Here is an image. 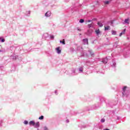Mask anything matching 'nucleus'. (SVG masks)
Segmentation results:
<instances>
[{
  "label": "nucleus",
  "instance_id": "0eeeda50",
  "mask_svg": "<svg viewBox=\"0 0 130 130\" xmlns=\"http://www.w3.org/2000/svg\"><path fill=\"white\" fill-rule=\"evenodd\" d=\"M95 32L96 33V35H99V34H100V30H99V29L95 30Z\"/></svg>",
  "mask_w": 130,
  "mask_h": 130
},
{
  "label": "nucleus",
  "instance_id": "4468645a",
  "mask_svg": "<svg viewBox=\"0 0 130 130\" xmlns=\"http://www.w3.org/2000/svg\"><path fill=\"white\" fill-rule=\"evenodd\" d=\"M60 43H62V44H66V42L64 41V39H63V41H60Z\"/></svg>",
  "mask_w": 130,
  "mask_h": 130
},
{
  "label": "nucleus",
  "instance_id": "2eb2a0df",
  "mask_svg": "<svg viewBox=\"0 0 130 130\" xmlns=\"http://www.w3.org/2000/svg\"><path fill=\"white\" fill-rule=\"evenodd\" d=\"M126 88H127V87H126V86H124V87L123 88V91L124 92H124H125V90H126Z\"/></svg>",
  "mask_w": 130,
  "mask_h": 130
},
{
  "label": "nucleus",
  "instance_id": "412c9836",
  "mask_svg": "<svg viewBox=\"0 0 130 130\" xmlns=\"http://www.w3.org/2000/svg\"><path fill=\"white\" fill-rule=\"evenodd\" d=\"M90 55H91V56H93V55H94V53L91 52H90Z\"/></svg>",
  "mask_w": 130,
  "mask_h": 130
},
{
  "label": "nucleus",
  "instance_id": "1a4fd4ad",
  "mask_svg": "<svg viewBox=\"0 0 130 130\" xmlns=\"http://www.w3.org/2000/svg\"><path fill=\"white\" fill-rule=\"evenodd\" d=\"M104 4L105 5H109V4H110V1H104Z\"/></svg>",
  "mask_w": 130,
  "mask_h": 130
},
{
  "label": "nucleus",
  "instance_id": "ddd939ff",
  "mask_svg": "<svg viewBox=\"0 0 130 130\" xmlns=\"http://www.w3.org/2000/svg\"><path fill=\"white\" fill-rule=\"evenodd\" d=\"M112 35H116V31L112 30Z\"/></svg>",
  "mask_w": 130,
  "mask_h": 130
},
{
  "label": "nucleus",
  "instance_id": "4be33fe9",
  "mask_svg": "<svg viewBox=\"0 0 130 130\" xmlns=\"http://www.w3.org/2000/svg\"><path fill=\"white\" fill-rule=\"evenodd\" d=\"M51 38H52V39H53L54 38V37L53 36H51Z\"/></svg>",
  "mask_w": 130,
  "mask_h": 130
},
{
  "label": "nucleus",
  "instance_id": "20e7f679",
  "mask_svg": "<svg viewBox=\"0 0 130 130\" xmlns=\"http://www.w3.org/2000/svg\"><path fill=\"white\" fill-rule=\"evenodd\" d=\"M125 33V29H124L123 30V31H122V32L119 34L120 37H121V36H122V35H124Z\"/></svg>",
  "mask_w": 130,
  "mask_h": 130
},
{
  "label": "nucleus",
  "instance_id": "39448f33",
  "mask_svg": "<svg viewBox=\"0 0 130 130\" xmlns=\"http://www.w3.org/2000/svg\"><path fill=\"white\" fill-rule=\"evenodd\" d=\"M39 122H37V123H35L34 126L35 127H39Z\"/></svg>",
  "mask_w": 130,
  "mask_h": 130
},
{
  "label": "nucleus",
  "instance_id": "f3484780",
  "mask_svg": "<svg viewBox=\"0 0 130 130\" xmlns=\"http://www.w3.org/2000/svg\"><path fill=\"white\" fill-rule=\"evenodd\" d=\"M44 118V116H41L39 118V119H40V120H42Z\"/></svg>",
  "mask_w": 130,
  "mask_h": 130
},
{
  "label": "nucleus",
  "instance_id": "9d476101",
  "mask_svg": "<svg viewBox=\"0 0 130 130\" xmlns=\"http://www.w3.org/2000/svg\"><path fill=\"white\" fill-rule=\"evenodd\" d=\"M128 21H129V18L125 19L124 20V23H126V24H128Z\"/></svg>",
  "mask_w": 130,
  "mask_h": 130
},
{
  "label": "nucleus",
  "instance_id": "6ab92c4d",
  "mask_svg": "<svg viewBox=\"0 0 130 130\" xmlns=\"http://www.w3.org/2000/svg\"><path fill=\"white\" fill-rule=\"evenodd\" d=\"M24 124H27L28 123V121H26V120L24 121Z\"/></svg>",
  "mask_w": 130,
  "mask_h": 130
},
{
  "label": "nucleus",
  "instance_id": "b1692460",
  "mask_svg": "<svg viewBox=\"0 0 130 130\" xmlns=\"http://www.w3.org/2000/svg\"><path fill=\"white\" fill-rule=\"evenodd\" d=\"M79 71H80V72H83V70H81V69H80Z\"/></svg>",
  "mask_w": 130,
  "mask_h": 130
},
{
  "label": "nucleus",
  "instance_id": "423d86ee",
  "mask_svg": "<svg viewBox=\"0 0 130 130\" xmlns=\"http://www.w3.org/2000/svg\"><path fill=\"white\" fill-rule=\"evenodd\" d=\"M108 61V60L107 59V58H105L103 60V62H104V63H106Z\"/></svg>",
  "mask_w": 130,
  "mask_h": 130
},
{
  "label": "nucleus",
  "instance_id": "6e6552de",
  "mask_svg": "<svg viewBox=\"0 0 130 130\" xmlns=\"http://www.w3.org/2000/svg\"><path fill=\"white\" fill-rule=\"evenodd\" d=\"M84 44H88V39H84L83 40Z\"/></svg>",
  "mask_w": 130,
  "mask_h": 130
},
{
  "label": "nucleus",
  "instance_id": "f8f14e48",
  "mask_svg": "<svg viewBox=\"0 0 130 130\" xmlns=\"http://www.w3.org/2000/svg\"><path fill=\"white\" fill-rule=\"evenodd\" d=\"M98 25H99V26L100 27H103V24L102 23H101L100 22H98Z\"/></svg>",
  "mask_w": 130,
  "mask_h": 130
},
{
  "label": "nucleus",
  "instance_id": "a878e982",
  "mask_svg": "<svg viewBox=\"0 0 130 130\" xmlns=\"http://www.w3.org/2000/svg\"><path fill=\"white\" fill-rule=\"evenodd\" d=\"M104 130H109V129H105Z\"/></svg>",
  "mask_w": 130,
  "mask_h": 130
},
{
  "label": "nucleus",
  "instance_id": "f257e3e1",
  "mask_svg": "<svg viewBox=\"0 0 130 130\" xmlns=\"http://www.w3.org/2000/svg\"><path fill=\"white\" fill-rule=\"evenodd\" d=\"M56 50L57 51V53L58 54H60V53H61V49H60V47H58L56 48Z\"/></svg>",
  "mask_w": 130,
  "mask_h": 130
},
{
  "label": "nucleus",
  "instance_id": "f03ea898",
  "mask_svg": "<svg viewBox=\"0 0 130 130\" xmlns=\"http://www.w3.org/2000/svg\"><path fill=\"white\" fill-rule=\"evenodd\" d=\"M51 15V12L50 11H47L45 13V16L46 17H50Z\"/></svg>",
  "mask_w": 130,
  "mask_h": 130
},
{
  "label": "nucleus",
  "instance_id": "393cba45",
  "mask_svg": "<svg viewBox=\"0 0 130 130\" xmlns=\"http://www.w3.org/2000/svg\"><path fill=\"white\" fill-rule=\"evenodd\" d=\"M88 26H89V27L90 28V27H91V24H89Z\"/></svg>",
  "mask_w": 130,
  "mask_h": 130
},
{
  "label": "nucleus",
  "instance_id": "bb28decb",
  "mask_svg": "<svg viewBox=\"0 0 130 130\" xmlns=\"http://www.w3.org/2000/svg\"><path fill=\"white\" fill-rule=\"evenodd\" d=\"M88 22H91V20H88Z\"/></svg>",
  "mask_w": 130,
  "mask_h": 130
},
{
  "label": "nucleus",
  "instance_id": "dca6fc26",
  "mask_svg": "<svg viewBox=\"0 0 130 130\" xmlns=\"http://www.w3.org/2000/svg\"><path fill=\"white\" fill-rule=\"evenodd\" d=\"M79 22L80 23H84V22H85V20L83 19H81L80 20Z\"/></svg>",
  "mask_w": 130,
  "mask_h": 130
},
{
  "label": "nucleus",
  "instance_id": "5701e85b",
  "mask_svg": "<svg viewBox=\"0 0 130 130\" xmlns=\"http://www.w3.org/2000/svg\"><path fill=\"white\" fill-rule=\"evenodd\" d=\"M46 129H47V127H45V128H44V130H46Z\"/></svg>",
  "mask_w": 130,
  "mask_h": 130
},
{
  "label": "nucleus",
  "instance_id": "7ed1b4c3",
  "mask_svg": "<svg viewBox=\"0 0 130 130\" xmlns=\"http://www.w3.org/2000/svg\"><path fill=\"white\" fill-rule=\"evenodd\" d=\"M29 125H33L34 126L35 125V122L34 121H30L29 122Z\"/></svg>",
  "mask_w": 130,
  "mask_h": 130
},
{
  "label": "nucleus",
  "instance_id": "9b49d317",
  "mask_svg": "<svg viewBox=\"0 0 130 130\" xmlns=\"http://www.w3.org/2000/svg\"><path fill=\"white\" fill-rule=\"evenodd\" d=\"M109 29H110V26H105V30H109Z\"/></svg>",
  "mask_w": 130,
  "mask_h": 130
},
{
  "label": "nucleus",
  "instance_id": "a211bd4d",
  "mask_svg": "<svg viewBox=\"0 0 130 130\" xmlns=\"http://www.w3.org/2000/svg\"><path fill=\"white\" fill-rule=\"evenodd\" d=\"M0 40H1V42H5V39L0 38Z\"/></svg>",
  "mask_w": 130,
  "mask_h": 130
},
{
  "label": "nucleus",
  "instance_id": "aec40b11",
  "mask_svg": "<svg viewBox=\"0 0 130 130\" xmlns=\"http://www.w3.org/2000/svg\"><path fill=\"white\" fill-rule=\"evenodd\" d=\"M101 121H102V122H105V119H102Z\"/></svg>",
  "mask_w": 130,
  "mask_h": 130
}]
</instances>
